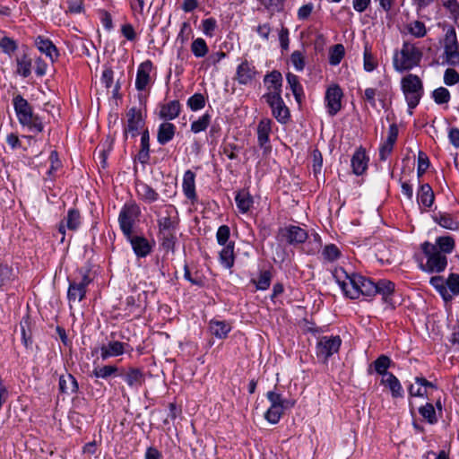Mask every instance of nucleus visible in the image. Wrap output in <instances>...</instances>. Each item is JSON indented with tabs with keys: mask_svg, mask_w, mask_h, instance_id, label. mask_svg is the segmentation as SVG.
Wrapping results in <instances>:
<instances>
[{
	"mask_svg": "<svg viewBox=\"0 0 459 459\" xmlns=\"http://www.w3.org/2000/svg\"><path fill=\"white\" fill-rule=\"evenodd\" d=\"M375 286L377 289L376 295H381L385 303L390 304L394 307L392 297L394 293L395 284L389 280L382 279L375 282Z\"/></svg>",
	"mask_w": 459,
	"mask_h": 459,
	"instance_id": "28",
	"label": "nucleus"
},
{
	"mask_svg": "<svg viewBox=\"0 0 459 459\" xmlns=\"http://www.w3.org/2000/svg\"><path fill=\"white\" fill-rule=\"evenodd\" d=\"M443 58L451 66H459V42L455 29L449 26L443 40Z\"/></svg>",
	"mask_w": 459,
	"mask_h": 459,
	"instance_id": "8",
	"label": "nucleus"
},
{
	"mask_svg": "<svg viewBox=\"0 0 459 459\" xmlns=\"http://www.w3.org/2000/svg\"><path fill=\"white\" fill-rule=\"evenodd\" d=\"M257 74L254 64L244 59L237 67L235 80L240 85H247L255 79Z\"/></svg>",
	"mask_w": 459,
	"mask_h": 459,
	"instance_id": "16",
	"label": "nucleus"
},
{
	"mask_svg": "<svg viewBox=\"0 0 459 459\" xmlns=\"http://www.w3.org/2000/svg\"><path fill=\"white\" fill-rule=\"evenodd\" d=\"M272 277V273L269 270L261 271L258 278L252 279L251 282L255 285L257 290H266L271 285Z\"/></svg>",
	"mask_w": 459,
	"mask_h": 459,
	"instance_id": "50",
	"label": "nucleus"
},
{
	"mask_svg": "<svg viewBox=\"0 0 459 459\" xmlns=\"http://www.w3.org/2000/svg\"><path fill=\"white\" fill-rule=\"evenodd\" d=\"M272 109L273 117L282 125L287 124L290 119V113L289 108L286 106L282 97L273 98L271 100H264Z\"/></svg>",
	"mask_w": 459,
	"mask_h": 459,
	"instance_id": "15",
	"label": "nucleus"
},
{
	"mask_svg": "<svg viewBox=\"0 0 459 459\" xmlns=\"http://www.w3.org/2000/svg\"><path fill=\"white\" fill-rule=\"evenodd\" d=\"M124 379L130 387L138 389L144 382V374L140 368H130Z\"/></svg>",
	"mask_w": 459,
	"mask_h": 459,
	"instance_id": "38",
	"label": "nucleus"
},
{
	"mask_svg": "<svg viewBox=\"0 0 459 459\" xmlns=\"http://www.w3.org/2000/svg\"><path fill=\"white\" fill-rule=\"evenodd\" d=\"M377 85L379 89L371 87L367 88L364 91V95L362 97L363 100L367 101L372 108L377 107V97L378 100L384 104L388 92L391 91V84L388 79L379 81Z\"/></svg>",
	"mask_w": 459,
	"mask_h": 459,
	"instance_id": "13",
	"label": "nucleus"
},
{
	"mask_svg": "<svg viewBox=\"0 0 459 459\" xmlns=\"http://www.w3.org/2000/svg\"><path fill=\"white\" fill-rule=\"evenodd\" d=\"M34 45L39 49V51L42 54H45L52 63L57 60L59 56V51L48 38L41 35L37 36L34 39Z\"/></svg>",
	"mask_w": 459,
	"mask_h": 459,
	"instance_id": "22",
	"label": "nucleus"
},
{
	"mask_svg": "<svg viewBox=\"0 0 459 459\" xmlns=\"http://www.w3.org/2000/svg\"><path fill=\"white\" fill-rule=\"evenodd\" d=\"M435 221L444 229L450 230H459V221L448 212H438L434 217Z\"/></svg>",
	"mask_w": 459,
	"mask_h": 459,
	"instance_id": "39",
	"label": "nucleus"
},
{
	"mask_svg": "<svg viewBox=\"0 0 459 459\" xmlns=\"http://www.w3.org/2000/svg\"><path fill=\"white\" fill-rule=\"evenodd\" d=\"M231 329V325L224 320L212 319L209 323L210 333L219 339H225Z\"/></svg>",
	"mask_w": 459,
	"mask_h": 459,
	"instance_id": "32",
	"label": "nucleus"
},
{
	"mask_svg": "<svg viewBox=\"0 0 459 459\" xmlns=\"http://www.w3.org/2000/svg\"><path fill=\"white\" fill-rule=\"evenodd\" d=\"M378 65L376 56L372 51V45L368 41L364 42L363 48V68L366 72L374 71Z\"/></svg>",
	"mask_w": 459,
	"mask_h": 459,
	"instance_id": "37",
	"label": "nucleus"
},
{
	"mask_svg": "<svg viewBox=\"0 0 459 459\" xmlns=\"http://www.w3.org/2000/svg\"><path fill=\"white\" fill-rule=\"evenodd\" d=\"M421 250L427 258L425 264H420L421 270L428 273H441L447 265V258L437 247L429 241L421 244Z\"/></svg>",
	"mask_w": 459,
	"mask_h": 459,
	"instance_id": "6",
	"label": "nucleus"
},
{
	"mask_svg": "<svg viewBox=\"0 0 459 459\" xmlns=\"http://www.w3.org/2000/svg\"><path fill=\"white\" fill-rule=\"evenodd\" d=\"M81 223L82 218L79 210L76 208L69 209L66 217L60 221L58 226V232L62 235L61 241L65 239V229L75 231L79 229Z\"/></svg>",
	"mask_w": 459,
	"mask_h": 459,
	"instance_id": "18",
	"label": "nucleus"
},
{
	"mask_svg": "<svg viewBox=\"0 0 459 459\" xmlns=\"http://www.w3.org/2000/svg\"><path fill=\"white\" fill-rule=\"evenodd\" d=\"M446 285L453 295H459V274L451 273L446 281Z\"/></svg>",
	"mask_w": 459,
	"mask_h": 459,
	"instance_id": "64",
	"label": "nucleus"
},
{
	"mask_svg": "<svg viewBox=\"0 0 459 459\" xmlns=\"http://www.w3.org/2000/svg\"><path fill=\"white\" fill-rule=\"evenodd\" d=\"M422 53L414 43L404 41L402 48L395 51L393 57V65L395 71L403 73L418 66Z\"/></svg>",
	"mask_w": 459,
	"mask_h": 459,
	"instance_id": "2",
	"label": "nucleus"
},
{
	"mask_svg": "<svg viewBox=\"0 0 459 459\" xmlns=\"http://www.w3.org/2000/svg\"><path fill=\"white\" fill-rule=\"evenodd\" d=\"M18 121L22 126L28 127L33 133H41L44 130L42 119L33 112V109Z\"/></svg>",
	"mask_w": 459,
	"mask_h": 459,
	"instance_id": "30",
	"label": "nucleus"
},
{
	"mask_svg": "<svg viewBox=\"0 0 459 459\" xmlns=\"http://www.w3.org/2000/svg\"><path fill=\"white\" fill-rule=\"evenodd\" d=\"M127 349L132 350L130 345L119 341H109L100 347V357L103 360L108 358L117 357L124 354Z\"/></svg>",
	"mask_w": 459,
	"mask_h": 459,
	"instance_id": "21",
	"label": "nucleus"
},
{
	"mask_svg": "<svg viewBox=\"0 0 459 459\" xmlns=\"http://www.w3.org/2000/svg\"><path fill=\"white\" fill-rule=\"evenodd\" d=\"M342 340L340 336H322L316 345V355L326 361L331 356L338 352Z\"/></svg>",
	"mask_w": 459,
	"mask_h": 459,
	"instance_id": "11",
	"label": "nucleus"
},
{
	"mask_svg": "<svg viewBox=\"0 0 459 459\" xmlns=\"http://www.w3.org/2000/svg\"><path fill=\"white\" fill-rule=\"evenodd\" d=\"M264 83L266 92L262 96V99L271 100L272 97H281L282 75L279 71L273 70L266 74L264 77Z\"/></svg>",
	"mask_w": 459,
	"mask_h": 459,
	"instance_id": "10",
	"label": "nucleus"
},
{
	"mask_svg": "<svg viewBox=\"0 0 459 459\" xmlns=\"http://www.w3.org/2000/svg\"><path fill=\"white\" fill-rule=\"evenodd\" d=\"M419 413L430 425H434L438 421L436 409L431 403H427L420 406L419 408Z\"/></svg>",
	"mask_w": 459,
	"mask_h": 459,
	"instance_id": "46",
	"label": "nucleus"
},
{
	"mask_svg": "<svg viewBox=\"0 0 459 459\" xmlns=\"http://www.w3.org/2000/svg\"><path fill=\"white\" fill-rule=\"evenodd\" d=\"M345 55L343 45L336 44L329 51V63L332 65H337L341 63Z\"/></svg>",
	"mask_w": 459,
	"mask_h": 459,
	"instance_id": "54",
	"label": "nucleus"
},
{
	"mask_svg": "<svg viewBox=\"0 0 459 459\" xmlns=\"http://www.w3.org/2000/svg\"><path fill=\"white\" fill-rule=\"evenodd\" d=\"M286 79H287L288 85H289L290 91H292L296 101L298 103H301V101L304 98V90L299 82V77L292 73H288L286 74Z\"/></svg>",
	"mask_w": 459,
	"mask_h": 459,
	"instance_id": "40",
	"label": "nucleus"
},
{
	"mask_svg": "<svg viewBox=\"0 0 459 459\" xmlns=\"http://www.w3.org/2000/svg\"><path fill=\"white\" fill-rule=\"evenodd\" d=\"M368 160L369 159L366 154L365 149L362 147L358 148L351 160L352 172L357 176L364 174L368 169Z\"/></svg>",
	"mask_w": 459,
	"mask_h": 459,
	"instance_id": "27",
	"label": "nucleus"
},
{
	"mask_svg": "<svg viewBox=\"0 0 459 459\" xmlns=\"http://www.w3.org/2000/svg\"><path fill=\"white\" fill-rule=\"evenodd\" d=\"M381 385L387 387L394 399L403 398L404 391L399 379L392 373L386 374V377H382Z\"/></svg>",
	"mask_w": 459,
	"mask_h": 459,
	"instance_id": "29",
	"label": "nucleus"
},
{
	"mask_svg": "<svg viewBox=\"0 0 459 459\" xmlns=\"http://www.w3.org/2000/svg\"><path fill=\"white\" fill-rule=\"evenodd\" d=\"M59 391L65 394H73L78 391V383L75 377L66 373L59 377Z\"/></svg>",
	"mask_w": 459,
	"mask_h": 459,
	"instance_id": "36",
	"label": "nucleus"
},
{
	"mask_svg": "<svg viewBox=\"0 0 459 459\" xmlns=\"http://www.w3.org/2000/svg\"><path fill=\"white\" fill-rule=\"evenodd\" d=\"M321 256L325 262L333 263L339 259L341 251L336 245L328 244L324 247Z\"/></svg>",
	"mask_w": 459,
	"mask_h": 459,
	"instance_id": "49",
	"label": "nucleus"
},
{
	"mask_svg": "<svg viewBox=\"0 0 459 459\" xmlns=\"http://www.w3.org/2000/svg\"><path fill=\"white\" fill-rule=\"evenodd\" d=\"M126 238L131 244L137 257L143 258L151 254L152 247L145 237L134 236V233H131V237Z\"/></svg>",
	"mask_w": 459,
	"mask_h": 459,
	"instance_id": "23",
	"label": "nucleus"
},
{
	"mask_svg": "<svg viewBox=\"0 0 459 459\" xmlns=\"http://www.w3.org/2000/svg\"><path fill=\"white\" fill-rule=\"evenodd\" d=\"M177 127L170 122L161 123L157 130V142L160 145H165L174 138Z\"/></svg>",
	"mask_w": 459,
	"mask_h": 459,
	"instance_id": "31",
	"label": "nucleus"
},
{
	"mask_svg": "<svg viewBox=\"0 0 459 459\" xmlns=\"http://www.w3.org/2000/svg\"><path fill=\"white\" fill-rule=\"evenodd\" d=\"M182 190L185 196L190 200L192 204L197 202V195L195 191V174L190 169L184 173Z\"/></svg>",
	"mask_w": 459,
	"mask_h": 459,
	"instance_id": "26",
	"label": "nucleus"
},
{
	"mask_svg": "<svg viewBox=\"0 0 459 459\" xmlns=\"http://www.w3.org/2000/svg\"><path fill=\"white\" fill-rule=\"evenodd\" d=\"M266 397L270 402L271 405H290L294 406L295 401L283 399L281 394L275 393L274 391H269L266 394Z\"/></svg>",
	"mask_w": 459,
	"mask_h": 459,
	"instance_id": "58",
	"label": "nucleus"
},
{
	"mask_svg": "<svg viewBox=\"0 0 459 459\" xmlns=\"http://www.w3.org/2000/svg\"><path fill=\"white\" fill-rule=\"evenodd\" d=\"M17 73L24 78H27L31 74V59L27 54L17 57Z\"/></svg>",
	"mask_w": 459,
	"mask_h": 459,
	"instance_id": "47",
	"label": "nucleus"
},
{
	"mask_svg": "<svg viewBox=\"0 0 459 459\" xmlns=\"http://www.w3.org/2000/svg\"><path fill=\"white\" fill-rule=\"evenodd\" d=\"M235 243L230 241L223 246V248L219 253L220 263L227 269L233 267L235 263L234 254Z\"/></svg>",
	"mask_w": 459,
	"mask_h": 459,
	"instance_id": "35",
	"label": "nucleus"
},
{
	"mask_svg": "<svg viewBox=\"0 0 459 459\" xmlns=\"http://www.w3.org/2000/svg\"><path fill=\"white\" fill-rule=\"evenodd\" d=\"M401 89L410 109V114H412V109L419 105L424 93L422 81L418 75L409 74L402 78Z\"/></svg>",
	"mask_w": 459,
	"mask_h": 459,
	"instance_id": "3",
	"label": "nucleus"
},
{
	"mask_svg": "<svg viewBox=\"0 0 459 459\" xmlns=\"http://www.w3.org/2000/svg\"><path fill=\"white\" fill-rule=\"evenodd\" d=\"M217 28V22L214 18L210 17L203 20L202 30L205 36L212 37L214 35L215 29Z\"/></svg>",
	"mask_w": 459,
	"mask_h": 459,
	"instance_id": "62",
	"label": "nucleus"
},
{
	"mask_svg": "<svg viewBox=\"0 0 459 459\" xmlns=\"http://www.w3.org/2000/svg\"><path fill=\"white\" fill-rule=\"evenodd\" d=\"M343 92L338 84H332L325 91V102L329 116H335L342 108Z\"/></svg>",
	"mask_w": 459,
	"mask_h": 459,
	"instance_id": "12",
	"label": "nucleus"
},
{
	"mask_svg": "<svg viewBox=\"0 0 459 459\" xmlns=\"http://www.w3.org/2000/svg\"><path fill=\"white\" fill-rule=\"evenodd\" d=\"M333 277L342 289L343 294L351 299L359 297L372 298L376 296L375 282L358 273H348L342 267L335 268Z\"/></svg>",
	"mask_w": 459,
	"mask_h": 459,
	"instance_id": "1",
	"label": "nucleus"
},
{
	"mask_svg": "<svg viewBox=\"0 0 459 459\" xmlns=\"http://www.w3.org/2000/svg\"><path fill=\"white\" fill-rule=\"evenodd\" d=\"M186 104L192 111H198L204 108L205 98L202 93H195L187 100Z\"/></svg>",
	"mask_w": 459,
	"mask_h": 459,
	"instance_id": "56",
	"label": "nucleus"
},
{
	"mask_svg": "<svg viewBox=\"0 0 459 459\" xmlns=\"http://www.w3.org/2000/svg\"><path fill=\"white\" fill-rule=\"evenodd\" d=\"M435 246L437 247V249L442 253V254H450L452 253V251L454 250L455 248V239L453 237L451 236H442V237H438L437 239H436V244Z\"/></svg>",
	"mask_w": 459,
	"mask_h": 459,
	"instance_id": "48",
	"label": "nucleus"
},
{
	"mask_svg": "<svg viewBox=\"0 0 459 459\" xmlns=\"http://www.w3.org/2000/svg\"><path fill=\"white\" fill-rule=\"evenodd\" d=\"M137 160L143 165L147 164L150 160V134L147 128L141 134V143L137 153Z\"/></svg>",
	"mask_w": 459,
	"mask_h": 459,
	"instance_id": "33",
	"label": "nucleus"
},
{
	"mask_svg": "<svg viewBox=\"0 0 459 459\" xmlns=\"http://www.w3.org/2000/svg\"><path fill=\"white\" fill-rule=\"evenodd\" d=\"M191 51L195 57H204L208 53V46L202 38H197L191 44Z\"/></svg>",
	"mask_w": 459,
	"mask_h": 459,
	"instance_id": "55",
	"label": "nucleus"
},
{
	"mask_svg": "<svg viewBox=\"0 0 459 459\" xmlns=\"http://www.w3.org/2000/svg\"><path fill=\"white\" fill-rule=\"evenodd\" d=\"M432 98L437 104L441 105L448 103L450 101L451 95L446 88L439 87L433 91Z\"/></svg>",
	"mask_w": 459,
	"mask_h": 459,
	"instance_id": "57",
	"label": "nucleus"
},
{
	"mask_svg": "<svg viewBox=\"0 0 459 459\" xmlns=\"http://www.w3.org/2000/svg\"><path fill=\"white\" fill-rule=\"evenodd\" d=\"M134 185L136 196L140 201L151 204L159 200L160 194L150 185L142 180H136Z\"/></svg>",
	"mask_w": 459,
	"mask_h": 459,
	"instance_id": "20",
	"label": "nucleus"
},
{
	"mask_svg": "<svg viewBox=\"0 0 459 459\" xmlns=\"http://www.w3.org/2000/svg\"><path fill=\"white\" fill-rule=\"evenodd\" d=\"M392 364L391 359L386 355H380L371 365L370 367L374 368V370L382 376V377H386V374H392L388 372V368Z\"/></svg>",
	"mask_w": 459,
	"mask_h": 459,
	"instance_id": "45",
	"label": "nucleus"
},
{
	"mask_svg": "<svg viewBox=\"0 0 459 459\" xmlns=\"http://www.w3.org/2000/svg\"><path fill=\"white\" fill-rule=\"evenodd\" d=\"M141 214L140 205L134 200L127 201L121 208L117 221L126 238L134 233V228L139 222Z\"/></svg>",
	"mask_w": 459,
	"mask_h": 459,
	"instance_id": "5",
	"label": "nucleus"
},
{
	"mask_svg": "<svg viewBox=\"0 0 459 459\" xmlns=\"http://www.w3.org/2000/svg\"><path fill=\"white\" fill-rule=\"evenodd\" d=\"M15 273L12 267L7 264H0V290L4 291L7 287L15 280Z\"/></svg>",
	"mask_w": 459,
	"mask_h": 459,
	"instance_id": "43",
	"label": "nucleus"
},
{
	"mask_svg": "<svg viewBox=\"0 0 459 459\" xmlns=\"http://www.w3.org/2000/svg\"><path fill=\"white\" fill-rule=\"evenodd\" d=\"M182 105L178 100L160 105L158 116L165 122L176 119L181 113Z\"/></svg>",
	"mask_w": 459,
	"mask_h": 459,
	"instance_id": "24",
	"label": "nucleus"
},
{
	"mask_svg": "<svg viewBox=\"0 0 459 459\" xmlns=\"http://www.w3.org/2000/svg\"><path fill=\"white\" fill-rule=\"evenodd\" d=\"M291 407L290 405H271L265 411L264 418L268 422L276 424L280 421L284 410Z\"/></svg>",
	"mask_w": 459,
	"mask_h": 459,
	"instance_id": "44",
	"label": "nucleus"
},
{
	"mask_svg": "<svg viewBox=\"0 0 459 459\" xmlns=\"http://www.w3.org/2000/svg\"><path fill=\"white\" fill-rule=\"evenodd\" d=\"M91 281L89 273L82 269L78 270L77 275L68 278L67 299L70 307L86 298L88 286Z\"/></svg>",
	"mask_w": 459,
	"mask_h": 459,
	"instance_id": "4",
	"label": "nucleus"
},
{
	"mask_svg": "<svg viewBox=\"0 0 459 459\" xmlns=\"http://www.w3.org/2000/svg\"><path fill=\"white\" fill-rule=\"evenodd\" d=\"M444 82L452 86L459 82V74L454 68H447L444 74Z\"/></svg>",
	"mask_w": 459,
	"mask_h": 459,
	"instance_id": "63",
	"label": "nucleus"
},
{
	"mask_svg": "<svg viewBox=\"0 0 459 459\" xmlns=\"http://www.w3.org/2000/svg\"><path fill=\"white\" fill-rule=\"evenodd\" d=\"M13 105L18 120L33 109L28 100L20 94L13 98Z\"/></svg>",
	"mask_w": 459,
	"mask_h": 459,
	"instance_id": "42",
	"label": "nucleus"
},
{
	"mask_svg": "<svg viewBox=\"0 0 459 459\" xmlns=\"http://www.w3.org/2000/svg\"><path fill=\"white\" fill-rule=\"evenodd\" d=\"M230 230L228 225H221L219 227L216 232V239L219 245L225 246L230 241Z\"/></svg>",
	"mask_w": 459,
	"mask_h": 459,
	"instance_id": "61",
	"label": "nucleus"
},
{
	"mask_svg": "<svg viewBox=\"0 0 459 459\" xmlns=\"http://www.w3.org/2000/svg\"><path fill=\"white\" fill-rule=\"evenodd\" d=\"M435 200V195L429 184H423L417 192V201L420 205L429 208Z\"/></svg>",
	"mask_w": 459,
	"mask_h": 459,
	"instance_id": "34",
	"label": "nucleus"
},
{
	"mask_svg": "<svg viewBox=\"0 0 459 459\" xmlns=\"http://www.w3.org/2000/svg\"><path fill=\"white\" fill-rule=\"evenodd\" d=\"M273 121L270 118H263L257 126V142L264 154H268L272 151L269 135L272 132Z\"/></svg>",
	"mask_w": 459,
	"mask_h": 459,
	"instance_id": "17",
	"label": "nucleus"
},
{
	"mask_svg": "<svg viewBox=\"0 0 459 459\" xmlns=\"http://www.w3.org/2000/svg\"><path fill=\"white\" fill-rule=\"evenodd\" d=\"M235 202L241 213H247L253 205V197L246 190H240L235 196Z\"/></svg>",
	"mask_w": 459,
	"mask_h": 459,
	"instance_id": "41",
	"label": "nucleus"
},
{
	"mask_svg": "<svg viewBox=\"0 0 459 459\" xmlns=\"http://www.w3.org/2000/svg\"><path fill=\"white\" fill-rule=\"evenodd\" d=\"M212 117L210 114L205 113L201 116L197 120L191 123V132L198 134L207 129L211 123Z\"/></svg>",
	"mask_w": 459,
	"mask_h": 459,
	"instance_id": "52",
	"label": "nucleus"
},
{
	"mask_svg": "<svg viewBox=\"0 0 459 459\" xmlns=\"http://www.w3.org/2000/svg\"><path fill=\"white\" fill-rule=\"evenodd\" d=\"M408 32L415 38L420 39L427 35L425 23L420 21H412L407 24Z\"/></svg>",
	"mask_w": 459,
	"mask_h": 459,
	"instance_id": "51",
	"label": "nucleus"
},
{
	"mask_svg": "<svg viewBox=\"0 0 459 459\" xmlns=\"http://www.w3.org/2000/svg\"><path fill=\"white\" fill-rule=\"evenodd\" d=\"M126 124L124 126L125 139H127L128 135L136 137L145 125L141 110L134 107L131 108L126 113Z\"/></svg>",
	"mask_w": 459,
	"mask_h": 459,
	"instance_id": "9",
	"label": "nucleus"
},
{
	"mask_svg": "<svg viewBox=\"0 0 459 459\" xmlns=\"http://www.w3.org/2000/svg\"><path fill=\"white\" fill-rule=\"evenodd\" d=\"M178 229H158V239L161 248L166 252H174L177 242Z\"/></svg>",
	"mask_w": 459,
	"mask_h": 459,
	"instance_id": "25",
	"label": "nucleus"
},
{
	"mask_svg": "<svg viewBox=\"0 0 459 459\" xmlns=\"http://www.w3.org/2000/svg\"><path fill=\"white\" fill-rule=\"evenodd\" d=\"M279 234L290 245L302 244L308 237L306 230L295 225H289L280 229Z\"/></svg>",
	"mask_w": 459,
	"mask_h": 459,
	"instance_id": "14",
	"label": "nucleus"
},
{
	"mask_svg": "<svg viewBox=\"0 0 459 459\" xmlns=\"http://www.w3.org/2000/svg\"><path fill=\"white\" fill-rule=\"evenodd\" d=\"M443 6L449 12L450 18L455 22L459 21V3L457 0H446L443 3Z\"/></svg>",
	"mask_w": 459,
	"mask_h": 459,
	"instance_id": "60",
	"label": "nucleus"
},
{
	"mask_svg": "<svg viewBox=\"0 0 459 459\" xmlns=\"http://www.w3.org/2000/svg\"><path fill=\"white\" fill-rule=\"evenodd\" d=\"M0 48L4 53L11 56L17 50L18 45L13 39L9 37H4L0 39Z\"/></svg>",
	"mask_w": 459,
	"mask_h": 459,
	"instance_id": "59",
	"label": "nucleus"
},
{
	"mask_svg": "<svg viewBox=\"0 0 459 459\" xmlns=\"http://www.w3.org/2000/svg\"><path fill=\"white\" fill-rule=\"evenodd\" d=\"M157 218L158 229H178L179 224L178 212L171 204H164L151 207Z\"/></svg>",
	"mask_w": 459,
	"mask_h": 459,
	"instance_id": "7",
	"label": "nucleus"
},
{
	"mask_svg": "<svg viewBox=\"0 0 459 459\" xmlns=\"http://www.w3.org/2000/svg\"><path fill=\"white\" fill-rule=\"evenodd\" d=\"M118 371V368L114 365H106L102 367H96L92 370L91 376L97 378L107 379L112 375L116 374Z\"/></svg>",
	"mask_w": 459,
	"mask_h": 459,
	"instance_id": "53",
	"label": "nucleus"
},
{
	"mask_svg": "<svg viewBox=\"0 0 459 459\" xmlns=\"http://www.w3.org/2000/svg\"><path fill=\"white\" fill-rule=\"evenodd\" d=\"M152 68L153 65L151 60H145L138 65L135 78V88L138 91H145L152 83L151 73Z\"/></svg>",
	"mask_w": 459,
	"mask_h": 459,
	"instance_id": "19",
	"label": "nucleus"
}]
</instances>
